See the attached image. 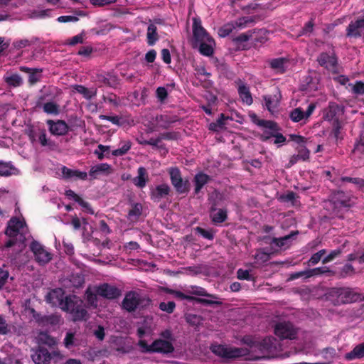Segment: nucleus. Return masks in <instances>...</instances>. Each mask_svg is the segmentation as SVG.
Masks as SVG:
<instances>
[{
	"mask_svg": "<svg viewBox=\"0 0 364 364\" xmlns=\"http://www.w3.org/2000/svg\"><path fill=\"white\" fill-rule=\"evenodd\" d=\"M297 152L299 158H300L301 161H307L309 159L310 151L305 146L299 145L297 147Z\"/></svg>",
	"mask_w": 364,
	"mask_h": 364,
	"instance_id": "680f3d73",
	"label": "nucleus"
},
{
	"mask_svg": "<svg viewBox=\"0 0 364 364\" xmlns=\"http://www.w3.org/2000/svg\"><path fill=\"white\" fill-rule=\"evenodd\" d=\"M210 180V176L203 172L196 173L193 178V183L195 185L194 194H198L203 186Z\"/></svg>",
	"mask_w": 364,
	"mask_h": 364,
	"instance_id": "393cba45",
	"label": "nucleus"
},
{
	"mask_svg": "<svg viewBox=\"0 0 364 364\" xmlns=\"http://www.w3.org/2000/svg\"><path fill=\"white\" fill-rule=\"evenodd\" d=\"M176 308V304L174 301H168L167 303L166 302H161L159 304V309L165 311L168 314H171L173 312L174 309Z\"/></svg>",
	"mask_w": 364,
	"mask_h": 364,
	"instance_id": "0e129e2a",
	"label": "nucleus"
},
{
	"mask_svg": "<svg viewBox=\"0 0 364 364\" xmlns=\"http://www.w3.org/2000/svg\"><path fill=\"white\" fill-rule=\"evenodd\" d=\"M211 349L214 354L228 359L237 358L250 354V350L246 348H228L223 345H216Z\"/></svg>",
	"mask_w": 364,
	"mask_h": 364,
	"instance_id": "39448f33",
	"label": "nucleus"
},
{
	"mask_svg": "<svg viewBox=\"0 0 364 364\" xmlns=\"http://www.w3.org/2000/svg\"><path fill=\"white\" fill-rule=\"evenodd\" d=\"M275 339L272 336H267L262 340L258 339V345L257 349L259 351H270L274 347Z\"/></svg>",
	"mask_w": 364,
	"mask_h": 364,
	"instance_id": "72a5a7b5",
	"label": "nucleus"
},
{
	"mask_svg": "<svg viewBox=\"0 0 364 364\" xmlns=\"http://www.w3.org/2000/svg\"><path fill=\"white\" fill-rule=\"evenodd\" d=\"M142 214V205L140 203H134L128 212L127 218L130 222L135 223Z\"/></svg>",
	"mask_w": 364,
	"mask_h": 364,
	"instance_id": "c756f323",
	"label": "nucleus"
},
{
	"mask_svg": "<svg viewBox=\"0 0 364 364\" xmlns=\"http://www.w3.org/2000/svg\"><path fill=\"white\" fill-rule=\"evenodd\" d=\"M314 21L311 18L308 22H306L301 31V35L309 36L314 31Z\"/></svg>",
	"mask_w": 364,
	"mask_h": 364,
	"instance_id": "69168bd1",
	"label": "nucleus"
},
{
	"mask_svg": "<svg viewBox=\"0 0 364 364\" xmlns=\"http://www.w3.org/2000/svg\"><path fill=\"white\" fill-rule=\"evenodd\" d=\"M235 28L242 29L247 27L250 24H253L255 21L252 16H243L233 21Z\"/></svg>",
	"mask_w": 364,
	"mask_h": 364,
	"instance_id": "79ce46f5",
	"label": "nucleus"
},
{
	"mask_svg": "<svg viewBox=\"0 0 364 364\" xmlns=\"http://www.w3.org/2000/svg\"><path fill=\"white\" fill-rule=\"evenodd\" d=\"M332 271L329 269L328 267H316L314 269H308V276L310 277L314 276H319L321 274H327V273H331Z\"/></svg>",
	"mask_w": 364,
	"mask_h": 364,
	"instance_id": "09e8293b",
	"label": "nucleus"
},
{
	"mask_svg": "<svg viewBox=\"0 0 364 364\" xmlns=\"http://www.w3.org/2000/svg\"><path fill=\"white\" fill-rule=\"evenodd\" d=\"M241 342L250 348H257L258 338L256 336L246 335L242 337Z\"/></svg>",
	"mask_w": 364,
	"mask_h": 364,
	"instance_id": "3c124183",
	"label": "nucleus"
},
{
	"mask_svg": "<svg viewBox=\"0 0 364 364\" xmlns=\"http://www.w3.org/2000/svg\"><path fill=\"white\" fill-rule=\"evenodd\" d=\"M237 277L240 280L252 281L254 279L249 270L242 269H239L237 271Z\"/></svg>",
	"mask_w": 364,
	"mask_h": 364,
	"instance_id": "338daca9",
	"label": "nucleus"
},
{
	"mask_svg": "<svg viewBox=\"0 0 364 364\" xmlns=\"http://www.w3.org/2000/svg\"><path fill=\"white\" fill-rule=\"evenodd\" d=\"M138 176L133 178V183L138 188H143L146 186V182L149 180L148 173L146 169L140 166L137 170Z\"/></svg>",
	"mask_w": 364,
	"mask_h": 364,
	"instance_id": "c85d7f7f",
	"label": "nucleus"
},
{
	"mask_svg": "<svg viewBox=\"0 0 364 364\" xmlns=\"http://www.w3.org/2000/svg\"><path fill=\"white\" fill-rule=\"evenodd\" d=\"M151 347L153 353H158L162 354H168L174 351L173 343L170 341H165L161 338L156 339L152 343Z\"/></svg>",
	"mask_w": 364,
	"mask_h": 364,
	"instance_id": "f3484780",
	"label": "nucleus"
},
{
	"mask_svg": "<svg viewBox=\"0 0 364 364\" xmlns=\"http://www.w3.org/2000/svg\"><path fill=\"white\" fill-rule=\"evenodd\" d=\"M65 195L69 198H72L75 202L77 203L80 206L83 208L86 209L88 213L93 214L94 211L91 208L90 204L85 201L80 196L75 193L73 190L69 189L65 191Z\"/></svg>",
	"mask_w": 364,
	"mask_h": 364,
	"instance_id": "cd10ccee",
	"label": "nucleus"
},
{
	"mask_svg": "<svg viewBox=\"0 0 364 364\" xmlns=\"http://www.w3.org/2000/svg\"><path fill=\"white\" fill-rule=\"evenodd\" d=\"M170 180L176 192L179 194H187L190 191L191 183L188 179H183L178 168H171L168 171Z\"/></svg>",
	"mask_w": 364,
	"mask_h": 364,
	"instance_id": "423d86ee",
	"label": "nucleus"
},
{
	"mask_svg": "<svg viewBox=\"0 0 364 364\" xmlns=\"http://www.w3.org/2000/svg\"><path fill=\"white\" fill-rule=\"evenodd\" d=\"M252 119H253V122L259 127L269 129L274 132H278L279 130L277 123L274 121L258 119H257V116L255 114H254Z\"/></svg>",
	"mask_w": 364,
	"mask_h": 364,
	"instance_id": "f704fd0d",
	"label": "nucleus"
},
{
	"mask_svg": "<svg viewBox=\"0 0 364 364\" xmlns=\"http://www.w3.org/2000/svg\"><path fill=\"white\" fill-rule=\"evenodd\" d=\"M355 274V269L353 266L349 263L343 265L338 272L339 278H346L352 277Z\"/></svg>",
	"mask_w": 364,
	"mask_h": 364,
	"instance_id": "c03bdc74",
	"label": "nucleus"
},
{
	"mask_svg": "<svg viewBox=\"0 0 364 364\" xmlns=\"http://www.w3.org/2000/svg\"><path fill=\"white\" fill-rule=\"evenodd\" d=\"M318 64L328 70L335 72L338 65V59L335 55H329L326 52L321 53L317 58Z\"/></svg>",
	"mask_w": 364,
	"mask_h": 364,
	"instance_id": "4468645a",
	"label": "nucleus"
},
{
	"mask_svg": "<svg viewBox=\"0 0 364 364\" xmlns=\"http://www.w3.org/2000/svg\"><path fill=\"white\" fill-rule=\"evenodd\" d=\"M73 90L82 95L83 97L86 100H91L97 95V89L90 90L81 85H75L73 86Z\"/></svg>",
	"mask_w": 364,
	"mask_h": 364,
	"instance_id": "c9c22d12",
	"label": "nucleus"
},
{
	"mask_svg": "<svg viewBox=\"0 0 364 364\" xmlns=\"http://www.w3.org/2000/svg\"><path fill=\"white\" fill-rule=\"evenodd\" d=\"M331 295L336 297V304L338 305L353 303L364 299L361 294L350 287L333 288Z\"/></svg>",
	"mask_w": 364,
	"mask_h": 364,
	"instance_id": "7ed1b4c3",
	"label": "nucleus"
},
{
	"mask_svg": "<svg viewBox=\"0 0 364 364\" xmlns=\"http://www.w3.org/2000/svg\"><path fill=\"white\" fill-rule=\"evenodd\" d=\"M254 257L257 262L264 263L269 259L270 255L268 252H266L264 249H259L257 250Z\"/></svg>",
	"mask_w": 364,
	"mask_h": 364,
	"instance_id": "864d4df0",
	"label": "nucleus"
},
{
	"mask_svg": "<svg viewBox=\"0 0 364 364\" xmlns=\"http://www.w3.org/2000/svg\"><path fill=\"white\" fill-rule=\"evenodd\" d=\"M49 127L50 132L55 136H63L65 135L69 130L68 125L63 120H57L56 122L48 119L46 122Z\"/></svg>",
	"mask_w": 364,
	"mask_h": 364,
	"instance_id": "dca6fc26",
	"label": "nucleus"
},
{
	"mask_svg": "<svg viewBox=\"0 0 364 364\" xmlns=\"http://www.w3.org/2000/svg\"><path fill=\"white\" fill-rule=\"evenodd\" d=\"M342 183H351L355 188L364 192V179L358 177L344 176L341 178Z\"/></svg>",
	"mask_w": 364,
	"mask_h": 364,
	"instance_id": "e433bc0d",
	"label": "nucleus"
},
{
	"mask_svg": "<svg viewBox=\"0 0 364 364\" xmlns=\"http://www.w3.org/2000/svg\"><path fill=\"white\" fill-rule=\"evenodd\" d=\"M95 291L98 296L109 300L117 299L122 294V291L119 288L107 283H104L97 287Z\"/></svg>",
	"mask_w": 364,
	"mask_h": 364,
	"instance_id": "9d476101",
	"label": "nucleus"
},
{
	"mask_svg": "<svg viewBox=\"0 0 364 364\" xmlns=\"http://www.w3.org/2000/svg\"><path fill=\"white\" fill-rule=\"evenodd\" d=\"M243 0H232V4L240 7L243 11L249 12L250 10H255L257 8V4H247L242 3Z\"/></svg>",
	"mask_w": 364,
	"mask_h": 364,
	"instance_id": "5fc2aeb1",
	"label": "nucleus"
},
{
	"mask_svg": "<svg viewBox=\"0 0 364 364\" xmlns=\"http://www.w3.org/2000/svg\"><path fill=\"white\" fill-rule=\"evenodd\" d=\"M178 118L176 115L159 114L156 117V122L159 127L167 129L171 124L177 122Z\"/></svg>",
	"mask_w": 364,
	"mask_h": 364,
	"instance_id": "a878e982",
	"label": "nucleus"
},
{
	"mask_svg": "<svg viewBox=\"0 0 364 364\" xmlns=\"http://www.w3.org/2000/svg\"><path fill=\"white\" fill-rule=\"evenodd\" d=\"M61 172L65 179H80L85 181L87 178V173L85 171L70 169L66 166H63Z\"/></svg>",
	"mask_w": 364,
	"mask_h": 364,
	"instance_id": "b1692460",
	"label": "nucleus"
},
{
	"mask_svg": "<svg viewBox=\"0 0 364 364\" xmlns=\"http://www.w3.org/2000/svg\"><path fill=\"white\" fill-rule=\"evenodd\" d=\"M238 94L240 95V97L241 98L242 101L245 103H246L248 105H250L253 102V99L252 97V95L250 93L249 87L242 83L238 87Z\"/></svg>",
	"mask_w": 364,
	"mask_h": 364,
	"instance_id": "2f4dec72",
	"label": "nucleus"
},
{
	"mask_svg": "<svg viewBox=\"0 0 364 364\" xmlns=\"http://www.w3.org/2000/svg\"><path fill=\"white\" fill-rule=\"evenodd\" d=\"M345 107L335 102H329L327 107L323 111V119L326 121L338 119V117L344 113Z\"/></svg>",
	"mask_w": 364,
	"mask_h": 364,
	"instance_id": "f8f14e48",
	"label": "nucleus"
},
{
	"mask_svg": "<svg viewBox=\"0 0 364 364\" xmlns=\"http://www.w3.org/2000/svg\"><path fill=\"white\" fill-rule=\"evenodd\" d=\"M36 40H37V38H32L31 40H28V39L16 40L13 42V46L16 49H21L23 48H26L27 46H30L31 45L34 43Z\"/></svg>",
	"mask_w": 364,
	"mask_h": 364,
	"instance_id": "603ef678",
	"label": "nucleus"
},
{
	"mask_svg": "<svg viewBox=\"0 0 364 364\" xmlns=\"http://www.w3.org/2000/svg\"><path fill=\"white\" fill-rule=\"evenodd\" d=\"M185 300H187L188 301H196L198 304H205V305H212L214 304H218V302L213 301L212 300L206 299H201V298H197L193 296H189L185 294L184 297Z\"/></svg>",
	"mask_w": 364,
	"mask_h": 364,
	"instance_id": "13d9d810",
	"label": "nucleus"
},
{
	"mask_svg": "<svg viewBox=\"0 0 364 364\" xmlns=\"http://www.w3.org/2000/svg\"><path fill=\"white\" fill-rule=\"evenodd\" d=\"M11 332L10 326L3 315H0V335H7Z\"/></svg>",
	"mask_w": 364,
	"mask_h": 364,
	"instance_id": "e2e57ef3",
	"label": "nucleus"
},
{
	"mask_svg": "<svg viewBox=\"0 0 364 364\" xmlns=\"http://www.w3.org/2000/svg\"><path fill=\"white\" fill-rule=\"evenodd\" d=\"M4 82L9 86L13 87H20L23 85V79L18 73L6 75L4 77Z\"/></svg>",
	"mask_w": 364,
	"mask_h": 364,
	"instance_id": "4c0bfd02",
	"label": "nucleus"
},
{
	"mask_svg": "<svg viewBox=\"0 0 364 364\" xmlns=\"http://www.w3.org/2000/svg\"><path fill=\"white\" fill-rule=\"evenodd\" d=\"M132 144L129 141L124 142L122 146L112 151V154L114 156H121L126 154L131 149Z\"/></svg>",
	"mask_w": 364,
	"mask_h": 364,
	"instance_id": "8fccbe9b",
	"label": "nucleus"
},
{
	"mask_svg": "<svg viewBox=\"0 0 364 364\" xmlns=\"http://www.w3.org/2000/svg\"><path fill=\"white\" fill-rule=\"evenodd\" d=\"M159 40L156 26L151 23L147 28L146 41L149 46H154Z\"/></svg>",
	"mask_w": 364,
	"mask_h": 364,
	"instance_id": "58836bf2",
	"label": "nucleus"
},
{
	"mask_svg": "<svg viewBox=\"0 0 364 364\" xmlns=\"http://www.w3.org/2000/svg\"><path fill=\"white\" fill-rule=\"evenodd\" d=\"M26 225L24 220H21L17 217H12L7 223L5 234L9 237H16L19 230Z\"/></svg>",
	"mask_w": 364,
	"mask_h": 364,
	"instance_id": "2eb2a0df",
	"label": "nucleus"
},
{
	"mask_svg": "<svg viewBox=\"0 0 364 364\" xmlns=\"http://www.w3.org/2000/svg\"><path fill=\"white\" fill-rule=\"evenodd\" d=\"M151 304V300L138 292L130 291L126 293L122 302V307L128 312H134L137 308L144 309Z\"/></svg>",
	"mask_w": 364,
	"mask_h": 364,
	"instance_id": "f03ea898",
	"label": "nucleus"
},
{
	"mask_svg": "<svg viewBox=\"0 0 364 364\" xmlns=\"http://www.w3.org/2000/svg\"><path fill=\"white\" fill-rule=\"evenodd\" d=\"M111 171L112 167L109 164L107 163L100 164L91 167L89 171V176L90 180L96 179L99 175L103 173L108 174L111 173Z\"/></svg>",
	"mask_w": 364,
	"mask_h": 364,
	"instance_id": "bb28decb",
	"label": "nucleus"
},
{
	"mask_svg": "<svg viewBox=\"0 0 364 364\" xmlns=\"http://www.w3.org/2000/svg\"><path fill=\"white\" fill-rule=\"evenodd\" d=\"M33 317L39 325L42 326H56L60 323V316L57 314L42 315L39 313L33 314Z\"/></svg>",
	"mask_w": 364,
	"mask_h": 364,
	"instance_id": "aec40b11",
	"label": "nucleus"
},
{
	"mask_svg": "<svg viewBox=\"0 0 364 364\" xmlns=\"http://www.w3.org/2000/svg\"><path fill=\"white\" fill-rule=\"evenodd\" d=\"M195 231L205 239L209 240H213L214 239V232L212 230H206L201 227H196L195 228Z\"/></svg>",
	"mask_w": 364,
	"mask_h": 364,
	"instance_id": "4d7b16f0",
	"label": "nucleus"
},
{
	"mask_svg": "<svg viewBox=\"0 0 364 364\" xmlns=\"http://www.w3.org/2000/svg\"><path fill=\"white\" fill-rule=\"evenodd\" d=\"M348 87H350V92L357 96L364 95V82L356 80L355 83H349Z\"/></svg>",
	"mask_w": 364,
	"mask_h": 364,
	"instance_id": "a18cd8bd",
	"label": "nucleus"
},
{
	"mask_svg": "<svg viewBox=\"0 0 364 364\" xmlns=\"http://www.w3.org/2000/svg\"><path fill=\"white\" fill-rule=\"evenodd\" d=\"M315 109L316 105L314 103L309 104L306 112H304L302 108L297 107L290 112L289 117L294 122H299L304 119L309 118Z\"/></svg>",
	"mask_w": 364,
	"mask_h": 364,
	"instance_id": "a211bd4d",
	"label": "nucleus"
},
{
	"mask_svg": "<svg viewBox=\"0 0 364 364\" xmlns=\"http://www.w3.org/2000/svg\"><path fill=\"white\" fill-rule=\"evenodd\" d=\"M193 47L196 48L198 43L208 41H212L213 38L206 30L203 27L201 20L199 17L193 18Z\"/></svg>",
	"mask_w": 364,
	"mask_h": 364,
	"instance_id": "0eeeda50",
	"label": "nucleus"
},
{
	"mask_svg": "<svg viewBox=\"0 0 364 364\" xmlns=\"http://www.w3.org/2000/svg\"><path fill=\"white\" fill-rule=\"evenodd\" d=\"M236 29L235 26L234 25V22L231 21L230 23H228L225 25H223L221 28H220L218 31L219 36L220 37H226L228 35H230L233 30Z\"/></svg>",
	"mask_w": 364,
	"mask_h": 364,
	"instance_id": "de8ad7c7",
	"label": "nucleus"
},
{
	"mask_svg": "<svg viewBox=\"0 0 364 364\" xmlns=\"http://www.w3.org/2000/svg\"><path fill=\"white\" fill-rule=\"evenodd\" d=\"M353 153L360 158H364V132L360 133L359 139L356 141Z\"/></svg>",
	"mask_w": 364,
	"mask_h": 364,
	"instance_id": "37998d69",
	"label": "nucleus"
},
{
	"mask_svg": "<svg viewBox=\"0 0 364 364\" xmlns=\"http://www.w3.org/2000/svg\"><path fill=\"white\" fill-rule=\"evenodd\" d=\"M331 203L334 214L339 218L343 217V209L347 210L353 204L350 196L342 191H337L332 193Z\"/></svg>",
	"mask_w": 364,
	"mask_h": 364,
	"instance_id": "20e7f679",
	"label": "nucleus"
},
{
	"mask_svg": "<svg viewBox=\"0 0 364 364\" xmlns=\"http://www.w3.org/2000/svg\"><path fill=\"white\" fill-rule=\"evenodd\" d=\"M11 166L9 163L0 161V176H9L11 175Z\"/></svg>",
	"mask_w": 364,
	"mask_h": 364,
	"instance_id": "774afa93",
	"label": "nucleus"
},
{
	"mask_svg": "<svg viewBox=\"0 0 364 364\" xmlns=\"http://www.w3.org/2000/svg\"><path fill=\"white\" fill-rule=\"evenodd\" d=\"M43 109L48 114L58 115L60 112L59 105L53 102H46L43 106Z\"/></svg>",
	"mask_w": 364,
	"mask_h": 364,
	"instance_id": "49530a36",
	"label": "nucleus"
},
{
	"mask_svg": "<svg viewBox=\"0 0 364 364\" xmlns=\"http://www.w3.org/2000/svg\"><path fill=\"white\" fill-rule=\"evenodd\" d=\"M211 41L210 42L205 41L198 43L197 47H198V50L201 55L209 57L213 54L215 41L213 38H211Z\"/></svg>",
	"mask_w": 364,
	"mask_h": 364,
	"instance_id": "7c9ffc66",
	"label": "nucleus"
},
{
	"mask_svg": "<svg viewBox=\"0 0 364 364\" xmlns=\"http://www.w3.org/2000/svg\"><path fill=\"white\" fill-rule=\"evenodd\" d=\"M97 81L100 86H107L116 88L119 85V79L117 75L112 73L100 74L97 75Z\"/></svg>",
	"mask_w": 364,
	"mask_h": 364,
	"instance_id": "412c9836",
	"label": "nucleus"
},
{
	"mask_svg": "<svg viewBox=\"0 0 364 364\" xmlns=\"http://www.w3.org/2000/svg\"><path fill=\"white\" fill-rule=\"evenodd\" d=\"M178 136H179V134L176 132H163V133H160L159 134L161 141L162 140H168V141L177 140L178 138Z\"/></svg>",
	"mask_w": 364,
	"mask_h": 364,
	"instance_id": "052dcab7",
	"label": "nucleus"
},
{
	"mask_svg": "<svg viewBox=\"0 0 364 364\" xmlns=\"http://www.w3.org/2000/svg\"><path fill=\"white\" fill-rule=\"evenodd\" d=\"M60 353L56 351L50 353L44 347H39L31 355V358L35 364H50L52 359L58 357Z\"/></svg>",
	"mask_w": 364,
	"mask_h": 364,
	"instance_id": "1a4fd4ad",
	"label": "nucleus"
},
{
	"mask_svg": "<svg viewBox=\"0 0 364 364\" xmlns=\"http://www.w3.org/2000/svg\"><path fill=\"white\" fill-rule=\"evenodd\" d=\"M46 301L53 305H58L60 308L72 316L74 321L86 320L87 311L85 308L84 301L75 295L63 296L61 289H54L46 296Z\"/></svg>",
	"mask_w": 364,
	"mask_h": 364,
	"instance_id": "f257e3e1",
	"label": "nucleus"
},
{
	"mask_svg": "<svg viewBox=\"0 0 364 364\" xmlns=\"http://www.w3.org/2000/svg\"><path fill=\"white\" fill-rule=\"evenodd\" d=\"M286 62L287 60L283 58H274L270 61L269 65L272 69L276 70L277 73H284L285 72L284 64Z\"/></svg>",
	"mask_w": 364,
	"mask_h": 364,
	"instance_id": "a19ab883",
	"label": "nucleus"
},
{
	"mask_svg": "<svg viewBox=\"0 0 364 364\" xmlns=\"http://www.w3.org/2000/svg\"><path fill=\"white\" fill-rule=\"evenodd\" d=\"M298 234V231H292L290 234L282 237H273L271 244L275 245L277 247H282L287 245V242L294 236Z\"/></svg>",
	"mask_w": 364,
	"mask_h": 364,
	"instance_id": "ea45409f",
	"label": "nucleus"
},
{
	"mask_svg": "<svg viewBox=\"0 0 364 364\" xmlns=\"http://www.w3.org/2000/svg\"><path fill=\"white\" fill-rule=\"evenodd\" d=\"M254 32L248 31L246 33L240 34L239 36L233 38L232 41L237 45H240L244 42L248 41L252 37Z\"/></svg>",
	"mask_w": 364,
	"mask_h": 364,
	"instance_id": "6e6d98bb",
	"label": "nucleus"
},
{
	"mask_svg": "<svg viewBox=\"0 0 364 364\" xmlns=\"http://www.w3.org/2000/svg\"><path fill=\"white\" fill-rule=\"evenodd\" d=\"M210 217L213 224L218 225L225 222L228 219V211L226 209H217L212 206L210 208Z\"/></svg>",
	"mask_w": 364,
	"mask_h": 364,
	"instance_id": "5701e85b",
	"label": "nucleus"
},
{
	"mask_svg": "<svg viewBox=\"0 0 364 364\" xmlns=\"http://www.w3.org/2000/svg\"><path fill=\"white\" fill-rule=\"evenodd\" d=\"M364 357V342L354 347V348L346 354V359L352 360L359 359Z\"/></svg>",
	"mask_w": 364,
	"mask_h": 364,
	"instance_id": "473e14b6",
	"label": "nucleus"
},
{
	"mask_svg": "<svg viewBox=\"0 0 364 364\" xmlns=\"http://www.w3.org/2000/svg\"><path fill=\"white\" fill-rule=\"evenodd\" d=\"M19 70L29 74L28 81L31 86L36 85L41 80V74L43 72L41 68H30L26 66H21Z\"/></svg>",
	"mask_w": 364,
	"mask_h": 364,
	"instance_id": "4be33fe9",
	"label": "nucleus"
},
{
	"mask_svg": "<svg viewBox=\"0 0 364 364\" xmlns=\"http://www.w3.org/2000/svg\"><path fill=\"white\" fill-rule=\"evenodd\" d=\"M274 333L281 339H294L296 331L293 325L289 322H280L276 324Z\"/></svg>",
	"mask_w": 364,
	"mask_h": 364,
	"instance_id": "9b49d317",
	"label": "nucleus"
},
{
	"mask_svg": "<svg viewBox=\"0 0 364 364\" xmlns=\"http://www.w3.org/2000/svg\"><path fill=\"white\" fill-rule=\"evenodd\" d=\"M171 188L166 183H162L156 186L150 191V198L154 202H160L161 199L166 198L170 194Z\"/></svg>",
	"mask_w": 364,
	"mask_h": 364,
	"instance_id": "6ab92c4d",
	"label": "nucleus"
},
{
	"mask_svg": "<svg viewBox=\"0 0 364 364\" xmlns=\"http://www.w3.org/2000/svg\"><path fill=\"white\" fill-rule=\"evenodd\" d=\"M342 129V124L339 119H335L332 124L331 133L336 141L339 139L341 130Z\"/></svg>",
	"mask_w": 364,
	"mask_h": 364,
	"instance_id": "bf43d9fd",
	"label": "nucleus"
},
{
	"mask_svg": "<svg viewBox=\"0 0 364 364\" xmlns=\"http://www.w3.org/2000/svg\"><path fill=\"white\" fill-rule=\"evenodd\" d=\"M363 29H364V14L355 21L350 22L346 30V36L350 38H359L362 36Z\"/></svg>",
	"mask_w": 364,
	"mask_h": 364,
	"instance_id": "ddd939ff",
	"label": "nucleus"
},
{
	"mask_svg": "<svg viewBox=\"0 0 364 364\" xmlns=\"http://www.w3.org/2000/svg\"><path fill=\"white\" fill-rule=\"evenodd\" d=\"M30 249L35 256V260L40 265H45L52 259L51 254L38 241L31 242Z\"/></svg>",
	"mask_w": 364,
	"mask_h": 364,
	"instance_id": "6e6552de",
	"label": "nucleus"
}]
</instances>
